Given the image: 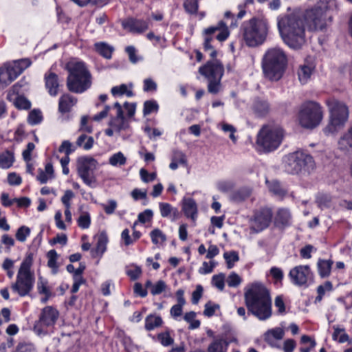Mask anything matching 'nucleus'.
I'll return each mask as SVG.
<instances>
[{
    "instance_id": "obj_1",
    "label": "nucleus",
    "mask_w": 352,
    "mask_h": 352,
    "mask_svg": "<svg viewBox=\"0 0 352 352\" xmlns=\"http://www.w3.org/2000/svg\"><path fill=\"white\" fill-rule=\"evenodd\" d=\"M327 6L322 3L305 11L301 16L298 13L286 14L277 19L280 34L290 48L298 50L305 43V25L310 31L322 30L326 28Z\"/></svg>"
},
{
    "instance_id": "obj_2",
    "label": "nucleus",
    "mask_w": 352,
    "mask_h": 352,
    "mask_svg": "<svg viewBox=\"0 0 352 352\" xmlns=\"http://www.w3.org/2000/svg\"><path fill=\"white\" fill-rule=\"evenodd\" d=\"M248 316L266 320L272 315V298L269 289L261 283H253L244 292Z\"/></svg>"
},
{
    "instance_id": "obj_3",
    "label": "nucleus",
    "mask_w": 352,
    "mask_h": 352,
    "mask_svg": "<svg viewBox=\"0 0 352 352\" xmlns=\"http://www.w3.org/2000/svg\"><path fill=\"white\" fill-rule=\"evenodd\" d=\"M270 30L268 20L263 16H253L243 22L241 33L245 45L256 47L263 45L267 39Z\"/></svg>"
},
{
    "instance_id": "obj_4",
    "label": "nucleus",
    "mask_w": 352,
    "mask_h": 352,
    "mask_svg": "<svg viewBox=\"0 0 352 352\" xmlns=\"http://www.w3.org/2000/svg\"><path fill=\"white\" fill-rule=\"evenodd\" d=\"M287 65V58L279 47L269 49L262 60L264 76L271 81H278L283 76Z\"/></svg>"
},
{
    "instance_id": "obj_5",
    "label": "nucleus",
    "mask_w": 352,
    "mask_h": 352,
    "mask_svg": "<svg viewBox=\"0 0 352 352\" xmlns=\"http://www.w3.org/2000/svg\"><path fill=\"white\" fill-rule=\"evenodd\" d=\"M67 87L71 92L81 94L91 85V76L85 63L76 62L67 66Z\"/></svg>"
},
{
    "instance_id": "obj_6",
    "label": "nucleus",
    "mask_w": 352,
    "mask_h": 352,
    "mask_svg": "<svg viewBox=\"0 0 352 352\" xmlns=\"http://www.w3.org/2000/svg\"><path fill=\"white\" fill-rule=\"evenodd\" d=\"M33 257V253H27L21 263L16 275V282L11 286L12 291L17 293L21 297L28 296L34 287L35 278L34 272L31 271Z\"/></svg>"
},
{
    "instance_id": "obj_7",
    "label": "nucleus",
    "mask_w": 352,
    "mask_h": 352,
    "mask_svg": "<svg viewBox=\"0 0 352 352\" xmlns=\"http://www.w3.org/2000/svg\"><path fill=\"white\" fill-rule=\"evenodd\" d=\"M330 112V120L327 126L323 129L325 135L336 133L344 126L349 118V108L343 102L335 98H330L326 102Z\"/></svg>"
},
{
    "instance_id": "obj_8",
    "label": "nucleus",
    "mask_w": 352,
    "mask_h": 352,
    "mask_svg": "<svg viewBox=\"0 0 352 352\" xmlns=\"http://www.w3.org/2000/svg\"><path fill=\"white\" fill-rule=\"evenodd\" d=\"M284 135V130L281 127L263 125L258 133L256 144L265 152H272L280 146Z\"/></svg>"
},
{
    "instance_id": "obj_9",
    "label": "nucleus",
    "mask_w": 352,
    "mask_h": 352,
    "mask_svg": "<svg viewBox=\"0 0 352 352\" xmlns=\"http://www.w3.org/2000/svg\"><path fill=\"white\" fill-rule=\"evenodd\" d=\"M315 167L313 157L301 151L289 154L285 162V171L292 175L298 174L302 171L310 173Z\"/></svg>"
},
{
    "instance_id": "obj_10",
    "label": "nucleus",
    "mask_w": 352,
    "mask_h": 352,
    "mask_svg": "<svg viewBox=\"0 0 352 352\" xmlns=\"http://www.w3.org/2000/svg\"><path fill=\"white\" fill-rule=\"evenodd\" d=\"M300 124L305 129L316 127L322 119V111L319 103L314 101L305 102L298 115Z\"/></svg>"
},
{
    "instance_id": "obj_11",
    "label": "nucleus",
    "mask_w": 352,
    "mask_h": 352,
    "mask_svg": "<svg viewBox=\"0 0 352 352\" xmlns=\"http://www.w3.org/2000/svg\"><path fill=\"white\" fill-rule=\"evenodd\" d=\"M230 32L228 29L226 23L223 21L218 22L217 25L210 26L206 28L204 30V42L203 43L204 50L207 52L210 50L212 52L210 54V56L212 59L216 58L217 56V52L214 49V47L211 45V42L214 39H217L219 41H226L229 36Z\"/></svg>"
},
{
    "instance_id": "obj_12",
    "label": "nucleus",
    "mask_w": 352,
    "mask_h": 352,
    "mask_svg": "<svg viewBox=\"0 0 352 352\" xmlns=\"http://www.w3.org/2000/svg\"><path fill=\"white\" fill-rule=\"evenodd\" d=\"M199 72L208 80V92L212 94H217L220 89V82L224 72L223 65L208 60L199 68Z\"/></svg>"
},
{
    "instance_id": "obj_13",
    "label": "nucleus",
    "mask_w": 352,
    "mask_h": 352,
    "mask_svg": "<svg viewBox=\"0 0 352 352\" xmlns=\"http://www.w3.org/2000/svg\"><path fill=\"white\" fill-rule=\"evenodd\" d=\"M97 161L90 156L80 157L77 160V172L84 184L92 187V184L96 182L94 176V170L96 168Z\"/></svg>"
},
{
    "instance_id": "obj_14",
    "label": "nucleus",
    "mask_w": 352,
    "mask_h": 352,
    "mask_svg": "<svg viewBox=\"0 0 352 352\" xmlns=\"http://www.w3.org/2000/svg\"><path fill=\"white\" fill-rule=\"evenodd\" d=\"M273 216L274 212L270 207L262 206L255 209L250 219L251 228L257 233L263 231L270 226Z\"/></svg>"
},
{
    "instance_id": "obj_15",
    "label": "nucleus",
    "mask_w": 352,
    "mask_h": 352,
    "mask_svg": "<svg viewBox=\"0 0 352 352\" xmlns=\"http://www.w3.org/2000/svg\"><path fill=\"white\" fill-rule=\"evenodd\" d=\"M291 282L296 286L307 285L312 281L314 274L309 265H300L292 268L289 272Z\"/></svg>"
},
{
    "instance_id": "obj_16",
    "label": "nucleus",
    "mask_w": 352,
    "mask_h": 352,
    "mask_svg": "<svg viewBox=\"0 0 352 352\" xmlns=\"http://www.w3.org/2000/svg\"><path fill=\"white\" fill-rule=\"evenodd\" d=\"M59 316L58 311L52 306H46L42 309L38 320L34 324V329L41 333L43 328L53 327Z\"/></svg>"
},
{
    "instance_id": "obj_17",
    "label": "nucleus",
    "mask_w": 352,
    "mask_h": 352,
    "mask_svg": "<svg viewBox=\"0 0 352 352\" xmlns=\"http://www.w3.org/2000/svg\"><path fill=\"white\" fill-rule=\"evenodd\" d=\"M122 26L133 34H142L148 29L149 20L129 17L122 21Z\"/></svg>"
},
{
    "instance_id": "obj_18",
    "label": "nucleus",
    "mask_w": 352,
    "mask_h": 352,
    "mask_svg": "<svg viewBox=\"0 0 352 352\" xmlns=\"http://www.w3.org/2000/svg\"><path fill=\"white\" fill-rule=\"evenodd\" d=\"M292 215L289 210L279 208L274 217V226L275 228L283 230L291 225Z\"/></svg>"
},
{
    "instance_id": "obj_19",
    "label": "nucleus",
    "mask_w": 352,
    "mask_h": 352,
    "mask_svg": "<svg viewBox=\"0 0 352 352\" xmlns=\"http://www.w3.org/2000/svg\"><path fill=\"white\" fill-rule=\"evenodd\" d=\"M77 98L69 94H63L58 100V112L65 115L72 111V108L77 103Z\"/></svg>"
},
{
    "instance_id": "obj_20",
    "label": "nucleus",
    "mask_w": 352,
    "mask_h": 352,
    "mask_svg": "<svg viewBox=\"0 0 352 352\" xmlns=\"http://www.w3.org/2000/svg\"><path fill=\"white\" fill-rule=\"evenodd\" d=\"M182 211L184 215L190 219L192 221H195L197 218V204L193 198H184L182 200Z\"/></svg>"
},
{
    "instance_id": "obj_21",
    "label": "nucleus",
    "mask_w": 352,
    "mask_h": 352,
    "mask_svg": "<svg viewBox=\"0 0 352 352\" xmlns=\"http://www.w3.org/2000/svg\"><path fill=\"white\" fill-rule=\"evenodd\" d=\"M45 86L51 96H56L60 87L58 76L54 72L46 73L44 76Z\"/></svg>"
},
{
    "instance_id": "obj_22",
    "label": "nucleus",
    "mask_w": 352,
    "mask_h": 352,
    "mask_svg": "<svg viewBox=\"0 0 352 352\" xmlns=\"http://www.w3.org/2000/svg\"><path fill=\"white\" fill-rule=\"evenodd\" d=\"M237 342L236 338L223 339L222 338H215L208 346V352H227L228 346L232 342Z\"/></svg>"
},
{
    "instance_id": "obj_23",
    "label": "nucleus",
    "mask_w": 352,
    "mask_h": 352,
    "mask_svg": "<svg viewBox=\"0 0 352 352\" xmlns=\"http://www.w3.org/2000/svg\"><path fill=\"white\" fill-rule=\"evenodd\" d=\"M159 209L161 216L164 218H170L172 221H175L180 217L178 208L173 207L169 203L160 202Z\"/></svg>"
},
{
    "instance_id": "obj_24",
    "label": "nucleus",
    "mask_w": 352,
    "mask_h": 352,
    "mask_svg": "<svg viewBox=\"0 0 352 352\" xmlns=\"http://www.w3.org/2000/svg\"><path fill=\"white\" fill-rule=\"evenodd\" d=\"M333 265V260L319 258L316 263L317 271L319 276L321 278L329 277L331 274Z\"/></svg>"
},
{
    "instance_id": "obj_25",
    "label": "nucleus",
    "mask_w": 352,
    "mask_h": 352,
    "mask_svg": "<svg viewBox=\"0 0 352 352\" xmlns=\"http://www.w3.org/2000/svg\"><path fill=\"white\" fill-rule=\"evenodd\" d=\"M285 336L284 330L280 327H276L267 330L264 333V340L271 346H276V340H280Z\"/></svg>"
},
{
    "instance_id": "obj_26",
    "label": "nucleus",
    "mask_w": 352,
    "mask_h": 352,
    "mask_svg": "<svg viewBox=\"0 0 352 352\" xmlns=\"http://www.w3.org/2000/svg\"><path fill=\"white\" fill-rule=\"evenodd\" d=\"M176 298L177 303L174 305L170 310V315L175 318L182 315L183 306L186 304L184 291L182 289H179L176 292Z\"/></svg>"
},
{
    "instance_id": "obj_27",
    "label": "nucleus",
    "mask_w": 352,
    "mask_h": 352,
    "mask_svg": "<svg viewBox=\"0 0 352 352\" xmlns=\"http://www.w3.org/2000/svg\"><path fill=\"white\" fill-rule=\"evenodd\" d=\"M136 224L137 222H135L132 226V228L133 230L132 233V238L130 236V232L128 228H125L124 230H122L121 233V239L123 241L125 246H129L131 245H133L135 241H137L141 238L142 235V232L135 229Z\"/></svg>"
},
{
    "instance_id": "obj_28",
    "label": "nucleus",
    "mask_w": 352,
    "mask_h": 352,
    "mask_svg": "<svg viewBox=\"0 0 352 352\" xmlns=\"http://www.w3.org/2000/svg\"><path fill=\"white\" fill-rule=\"evenodd\" d=\"M270 104L267 100L257 98L254 100L252 109L258 117H265L270 111Z\"/></svg>"
},
{
    "instance_id": "obj_29",
    "label": "nucleus",
    "mask_w": 352,
    "mask_h": 352,
    "mask_svg": "<svg viewBox=\"0 0 352 352\" xmlns=\"http://www.w3.org/2000/svg\"><path fill=\"white\" fill-rule=\"evenodd\" d=\"M252 194V190L248 187H242L234 191L230 195V200L234 203H241L248 199Z\"/></svg>"
},
{
    "instance_id": "obj_30",
    "label": "nucleus",
    "mask_w": 352,
    "mask_h": 352,
    "mask_svg": "<svg viewBox=\"0 0 352 352\" xmlns=\"http://www.w3.org/2000/svg\"><path fill=\"white\" fill-rule=\"evenodd\" d=\"M144 287L150 289V293L153 296H157L165 292L167 285L163 280H159L155 284H153L151 280L148 279L145 282Z\"/></svg>"
},
{
    "instance_id": "obj_31",
    "label": "nucleus",
    "mask_w": 352,
    "mask_h": 352,
    "mask_svg": "<svg viewBox=\"0 0 352 352\" xmlns=\"http://www.w3.org/2000/svg\"><path fill=\"white\" fill-rule=\"evenodd\" d=\"M0 70L6 77L7 82H8L9 85L21 74V73H19V68L14 62L9 65L6 69L0 68Z\"/></svg>"
},
{
    "instance_id": "obj_32",
    "label": "nucleus",
    "mask_w": 352,
    "mask_h": 352,
    "mask_svg": "<svg viewBox=\"0 0 352 352\" xmlns=\"http://www.w3.org/2000/svg\"><path fill=\"white\" fill-rule=\"evenodd\" d=\"M95 51L106 59H111L114 48L104 42H98L94 45Z\"/></svg>"
},
{
    "instance_id": "obj_33",
    "label": "nucleus",
    "mask_w": 352,
    "mask_h": 352,
    "mask_svg": "<svg viewBox=\"0 0 352 352\" xmlns=\"http://www.w3.org/2000/svg\"><path fill=\"white\" fill-rule=\"evenodd\" d=\"M163 320L160 316L149 314L145 318L144 328L146 331H152L154 329L161 327Z\"/></svg>"
},
{
    "instance_id": "obj_34",
    "label": "nucleus",
    "mask_w": 352,
    "mask_h": 352,
    "mask_svg": "<svg viewBox=\"0 0 352 352\" xmlns=\"http://www.w3.org/2000/svg\"><path fill=\"white\" fill-rule=\"evenodd\" d=\"M314 68L315 67L314 66L307 64L300 66L298 70V79L302 84L307 82L314 70Z\"/></svg>"
},
{
    "instance_id": "obj_35",
    "label": "nucleus",
    "mask_w": 352,
    "mask_h": 352,
    "mask_svg": "<svg viewBox=\"0 0 352 352\" xmlns=\"http://www.w3.org/2000/svg\"><path fill=\"white\" fill-rule=\"evenodd\" d=\"M338 146L342 151H348L352 148V126L340 138Z\"/></svg>"
},
{
    "instance_id": "obj_36",
    "label": "nucleus",
    "mask_w": 352,
    "mask_h": 352,
    "mask_svg": "<svg viewBox=\"0 0 352 352\" xmlns=\"http://www.w3.org/2000/svg\"><path fill=\"white\" fill-rule=\"evenodd\" d=\"M333 330L332 335L333 340H338L340 343L349 342V343L352 344V340H349V336L345 332L344 328L341 329L338 327H333Z\"/></svg>"
},
{
    "instance_id": "obj_37",
    "label": "nucleus",
    "mask_w": 352,
    "mask_h": 352,
    "mask_svg": "<svg viewBox=\"0 0 352 352\" xmlns=\"http://www.w3.org/2000/svg\"><path fill=\"white\" fill-rule=\"evenodd\" d=\"M151 241L154 245H162L167 239L166 234L159 228H155L150 232Z\"/></svg>"
},
{
    "instance_id": "obj_38",
    "label": "nucleus",
    "mask_w": 352,
    "mask_h": 352,
    "mask_svg": "<svg viewBox=\"0 0 352 352\" xmlns=\"http://www.w3.org/2000/svg\"><path fill=\"white\" fill-rule=\"evenodd\" d=\"M155 339L163 346H169L174 343V339L170 336L169 330L157 333Z\"/></svg>"
},
{
    "instance_id": "obj_39",
    "label": "nucleus",
    "mask_w": 352,
    "mask_h": 352,
    "mask_svg": "<svg viewBox=\"0 0 352 352\" xmlns=\"http://www.w3.org/2000/svg\"><path fill=\"white\" fill-rule=\"evenodd\" d=\"M14 160L13 153L6 151L5 153L0 154V167L3 169H8L12 166Z\"/></svg>"
},
{
    "instance_id": "obj_40",
    "label": "nucleus",
    "mask_w": 352,
    "mask_h": 352,
    "mask_svg": "<svg viewBox=\"0 0 352 352\" xmlns=\"http://www.w3.org/2000/svg\"><path fill=\"white\" fill-rule=\"evenodd\" d=\"M58 254L55 250H50L47 253V257L48 258L47 261V266L51 268L54 272V274L57 273L59 265L57 263L58 259Z\"/></svg>"
},
{
    "instance_id": "obj_41",
    "label": "nucleus",
    "mask_w": 352,
    "mask_h": 352,
    "mask_svg": "<svg viewBox=\"0 0 352 352\" xmlns=\"http://www.w3.org/2000/svg\"><path fill=\"white\" fill-rule=\"evenodd\" d=\"M111 93L114 97L123 95H126L127 97H132L134 96L133 91L129 90L126 85L125 84L113 87L111 89Z\"/></svg>"
},
{
    "instance_id": "obj_42",
    "label": "nucleus",
    "mask_w": 352,
    "mask_h": 352,
    "mask_svg": "<svg viewBox=\"0 0 352 352\" xmlns=\"http://www.w3.org/2000/svg\"><path fill=\"white\" fill-rule=\"evenodd\" d=\"M94 140L93 137H87L85 134L80 135L76 141L78 146H82L85 150H89L93 147Z\"/></svg>"
},
{
    "instance_id": "obj_43",
    "label": "nucleus",
    "mask_w": 352,
    "mask_h": 352,
    "mask_svg": "<svg viewBox=\"0 0 352 352\" xmlns=\"http://www.w3.org/2000/svg\"><path fill=\"white\" fill-rule=\"evenodd\" d=\"M333 289V284L331 281L327 280L323 285H320L317 287V296L316 297V301L320 302L323 298L326 291L330 292Z\"/></svg>"
},
{
    "instance_id": "obj_44",
    "label": "nucleus",
    "mask_w": 352,
    "mask_h": 352,
    "mask_svg": "<svg viewBox=\"0 0 352 352\" xmlns=\"http://www.w3.org/2000/svg\"><path fill=\"white\" fill-rule=\"evenodd\" d=\"M300 344H309V346H302L299 349L300 352H311V349H314L316 342L314 339L307 335H302L300 338Z\"/></svg>"
},
{
    "instance_id": "obj_45",
    "label": "nucleus",
    "mask_w": 352,
    "mask_h": 352,
    "mask_svg": "<svg viewBox=\"0 0 352 352\" xmlns=\"http://www.w3.org/2000/svg\"><path fill=\"white\" fill-rule=\"evenodd\" d=\"M184 8L189 14H197L199 9V0H184Z\"/></svg>"
},
{
    "instance_id": "obj_46",
    "label": "nucleus",
    "mask_w": 352,
    "mask_h": 352,
    "mask_svg": "<svg viewBox=\"0 0 352 352\" xmlns=\"http://www.w3.org/2000/svg\"><path fill=\"white\" fill-rule=\"evenodd\" d=\"M107 243L108 237L106 233H100L96 243V252L97 253H100L101 254H102L106 251Z\"/></svg>"
},
{
    "instance_id": "obj_47",
    "label": "nucleus",
    "mask_w": 352,
    "mask_h": 352,
    "mask_svg": "<svg viewBox=\"0 0 352 352\" xmlns=\"http://www.w3.org/2000/svg\"><path fill=\"white\" fill-rule=\"evenodd\" d=\"M159 109V105L155 100H146L143 107V114L144 116L150 115L153 112H157Z\"/></svg>"
},
{
    "instance_id": "obj_48",
    "label": "nucleus",
    "mask_w": 352,
    "mask_h": 352,
    "mask_svg": "<svg viewBox=\"0 0 352 352\" xmlns=\"http://www.w3.org/2000/svg\"><path fill=\"white\" fill-rule=\"evenodd\" d=\"M14 106L19 110H28L31 108V102L24 96H18L14 100Z\"/></svg>"
},
{
    "instance_id": "obj_49",
    "label": "nucleus",
    "mask_w": 352,
    "mask_h": 352,
    "mask_svg": "<svg viewBox=\"0 0 352 352\" xmlns=\"http://www.w3.org/2000/svg\"><path fill=\"white\" fill-rule=\"evenodd\" d=\"M196 313L195 311H189L185 314L184 319L190 323L189 329H195L200 327L201 322L198 320H195Z\"/></svg>"
},
{
    "instance_id": "obj_50",
    "label": "nucleus",
    "mask_w": 352,
    "mask_h": 352,
    "mask_svg": "<svg viewBox=\"0 0 352 352\" xmlns=\"http://www.w3.org/2000/svg\"><path fill=\"white\" fill-rule=\"evenodd\" d=\"M14 352H37V350L33 343L21 342L16 345Z\"/></svg>"
},
{
    "instance_id": "obj_51",
    "label": "nucleus",
    "mask_w": 352,
    "mask_h": 352,
    "mask_svg": "<svg viewBox=\"0 0 352 352\" xmlns=\"http://www.w3.org/2000/svg\"><path fill=\"white\" fill-rule=\"evenodd\" d=\"M223 257L226 260L227 267L231 269L234 267V263L239 260V254L235 251L225 252Z\"/></svg>"
},
{
    "instance_id": "obj_52",
    "label": "nucleus",
    "mask_w": 352,
    "mask_h": 352,
    "mask_svg": "<svg viewBox=\"0 0 352 352\" xmlns=\"http://www.w3.org/2000/svg\"><path fill=\"white\" fill-rule=\"evenodd\" d=\"M28 122L32 125L38 124L43 120L41 111L38 109H33L29 113Z\"/></svg>"
},
{
    "instance_id": "obj_53",
    "label": "nucleus",
    "mask_w": 352,
    "mask_h": 352,
    "mask_svg": "<svg viewBox=\"0 0 352 352\" xmlns=\"http://www.w3.org/2000/svg\"><path fill=\"white\" fill-rule=\"evenodd\" d=\"M109 125L113 128L116 132L120 133L122 130L126 129L125 120L118 119V118L111 117Z\"/></svg>"
},
{
    "instance_id": "obj_54",
    "label": "nucleus",
    "mask_w": 352,
    "mask_h": 352,
    "mask_svg": "<svg viewBox=\"0 0 352 352\" xmlns=\"http://www.w3.org/2000/svg\"><path fill=\"white\" fill-rule=\"evenodd\" d=\"M76 4L80 7H84L89 3L95 5L96 6L102 7L107 4L109 0H72Z\"/></svg>"
},
{
    "instance_id": "obj_55",
    "label": "nucleus",
    "mask_w": 352,
    "mask_h": 352,
    "mask_svg": "<svg viewBox=\"0 0 352 352\" xmlns=\"http://www.w3.org/2000/svg\"><path fill=\"white\" fill-rule=\"evenodd\" d=\"M78 226L82 229H87L91 225V217L88 212H83L77 220Z\"/></svg>"
},
{
    "instance_id": "obj_56",
    "label": "nucleus",
    "mask_w": 352,
    "mask_h": 352,
    "mask_svg": "<svg viewBox=\"0 0 352 352\" xmlns=\"http://www.w3.org/2000/svg\"><path fill=\"white\" fill-rule=\"evenodd\" d=\"M269 190L275 195L283 196L285 195V190L282 188L281 184L278 181H272L268 185Z\"/></svg>"
},
{
    "instance_id": "obj_57",
    "label": "nucleus",
    "mask_w": 352,
    "mask_h": 352,
    "mask_svg": "<svg viewBox=\"0 0 352 352\" xmlns=\"http://www.w3.org/2000/svg\"><path fill=\"white\" fill-rule=\"evenodd\" d=\"M126 159L123 155L122 153L118 152L117 153L113 154L110 158H109V164L112 166H117V165H124L126 164Z\"/></svg>"
},
{
    "instance_id": "obj_58",
    "label": "nucleus",
    "mask_w": 352,
    "mask_h": 352,
    "mask_svg": "<svg viewBox=\"0 0 352 352\" xmlns=\"http://www.w3.org/2000/svg\"><path fill=\"white\" fill-rule=\"evenodd\" d=\"M212 284L219 290H223L225 287V275L223 273L215 274L212 278Z\"/></svg>"
},
{
    "instance_id": "obj_59",
    "label": "nucleus",
    "mask_w": 352,
    "mask_h": 352,
    "mask_svg": "<svg viewBox=\"0 0 352 352\" xmlns=\"http://www.w3.org/2000/svg\"><path fill=\"white\" fill-rule=\"evenodd\" d=\"M133 268L126 271V274L129 277L131 280L135 281L140 277L142 274V270L138 265H133Z\"/></svg>"
},
{
    "instance_id": "obj_60",
    "label": "nucleus",
    "mask_w": 352,
    "mask_h": 352,
    "mask_svg": "<svg viewBox=\"0 0 352 352\" xmlns=\"http://www.w3.org/2000/svg\"><path fill=\"white\" fill-rule=\"evenodd\" d=\"M30 234V229L25 226H22L17 230L15 236L19 241L24 242Z\"/></svg>"
},
{
    "instance_id": "obj_61",
    "label": "nucleus",
    "mask_w": 352,
    "mask_h": 352,
    "mask_svg": "<svg viewBox=\"0 0 352 352\" xmlns=\"http://www.w3.org/2000/svg\"><path fill=\"white\" fill-rule=\"evenodd\" d=\"M37 290L39 294L50 293L51 289L50 287L48 286L47 280L40 276L37 282Z\"/></svg>"
},
{
    "instance_id": "obj_62",
    "label": "nucleus",
    "mask_w": 352,
    "mask_h": 352,
    "mask_svg": "<svg viewBox=\"0 0 352 352\" xmlns=\"http://www.w3.org/2000/svg\"><path fill=\"white\" fill-rule=\"evenodd\" d=\"M76 150V147L69 140H64L62 142L58 148L60 153H64L66 155H70Z\"/></svg>"
},
{
    "instance_id": "obj_63",
    "label": "nucleus",
    "mask_w": 352,
    "mask_h": 352,
    "mask_svg": "<svg viewBox=\"0 0 352 352\" xmlns=\"http://www.w3.org/2000/svg\"><path fill=\"white\" fill-rule=\"evenodd\" d=\"M242 281L241 278L235 272H232L227 278V283L230 287H238Z\"/></svg>"
},
{
    "instance_id": "obj_64",
    "label": "nucleus",
    "mask_w": 352,
    "mask_h": 352,
    "mask_svg": "<svg viewBox=\"0 0 352 352\" xmlns=\"http://www.w3.org/2000/svg\"><path fill=\"white\" fill-rule=\"evenodd\" d=\"M316 249L311 244H307L300 250V256L302 258L309 259L311 258V253Z\"/></svg>"
}]
</instances>
